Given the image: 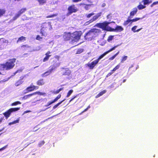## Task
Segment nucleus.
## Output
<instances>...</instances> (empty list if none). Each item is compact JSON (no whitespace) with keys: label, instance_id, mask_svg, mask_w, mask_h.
<instances>
[{"label":"nucleus","instance_id":"45","mask_svg":"<svg viewBox=\"0 0 158 158\" xmlns=\"http://www.w3.org/2000/svg\"><path fill=\"white\" fill-rule=\"evenodd\" d=\"M137 27V26H135L134 27H133L132 28H131V30L133 31L134 32H136V29Z\"/></svg>","mask_w":158,"mask_h":158},{"label":"nucleus","instance_id":"3","mask_svg":"<svg viewBox=\"0 0 158 158\" xmlns=\"http://www.w3.org/2000/svg\"><path fill=\"white\" fill-rule=\"evenodd\" d=\"M16 59H10L5 63L0 64V70H9L12 69L15 65Z\"/></svg>","mask_w":158,"mask_h":158},{"label":"nucleus","instance_id":"13","mask_svg":"<svg viewBox=\"0 0 158 158\" xmlns=\"http://www.w3.org/2000/svg\"><path fill=\"white\" fill-rule=\"evenodd\" d=\"M137 11V9L136 7L134 8L133 9L132 11L130 12V15L128 16V19L132 18L133 16L136 14Z\"/></svg>","mask_w":158,"mask_h":158},{"label":"nucleus","instance_id":"55","mask_svg":"<svg viewBox=\"0 0 158 158\" xmlns=\"http://www.w3.org/2000/svg\"><path fill=\"white\" fill-rule=\"evenodd\" d=\"M19 119L16 120H15L13 121V123H14V124L18 123L19 122Z\"/></svg>","mask_w":158,"mask_h":158},{"label":"nucleus","instance_id":"48","mask_svg":"<svg viewBox=\"0 0 158 158\" xmlns=\"http://www.w3.org/2000/svg\"><path fill=\"white\" fill-rule=\"evenodd\" d=\"M114 73L112 71V70L111 71V72L109 73H108L107 74L106 76V77H108L109 76H110L111 75Z\"/></svg>","mask_w":158,"mask_h":158},{"label":"nucleus","instance_id":"50","mask_svg":"<svg viewBox=\"0 0 158 158\" xmlns=\"http://www.w3.org/2000/svg\"><path fill=\"white\" fill-rule=\"evenodd\" d=\"M7 146V145H6L2 148H0V151H2V150H4L5 148H6Z\"/></svg>","mask_w":158,"mask_h":158},{"label":"nucleus","instance_id":"46","mask_svg":"<svg viewBox=\"0 0 158 158\" xmlns=\"http://www.w3.org/2000/svg\"><path fill=\"white\" fill-rule=\"evenodd\" d=\"M36 39L37 40H40L42 39V37H40L39 35H37L36 36Z\"/></svg>","mask_w":158,"mask_h":158},{"label":"nucleus","instance_id":"9","mask_svg":"<svg viewBox=\"0 0 158 158\" xmlns=\"http://www.w3.org/2000/svg\"><path fill=\"white\" fill-rule=\"evenodd\" d=\"M39 88V86L33 85L32 83H31L30 86L27 87L25 89V91H26V93H28L33 91L34 90L37 89Z\"/></svg>","mask_w":158,"mask_h":158},{"label":"nucleus","instance_id":"62","mask_svg":"<svg viewBox=\"0 0 158 158\" xmlns=\"http://www.w3.org/2000/svg\"><path fill=\"white\" fill-rule=\"evenodd\" d=\"M119 53V51H118L117 53H116L115 54H114V55H115V56H116L118 55Z\"/></svg>","mask_w":158,"mask_h":158},{"label":"nucleus","instance_id":"38","mask_svg":"<svg viewBox=\"0 0 158 158\" xmlns=\"http://www.w3.org/2000/svg\"><path fill=\"white\" fill-rule=\"evenodd\" d=\"M20 16L19 15V14L18 13L16 14L13 17L12 19V20L14 21L16 20Z\"/></svg>","mask_w":158,"mask_h":158},{"label":"nucleus","instance_id":"57","mask_svg":"<svg viewBox=\"0 0 158 158\" xmlns=\"http://www.w3.org/2000/svg\"><path fill=\"white\" fill-rule=\"evenodd\" d=\"M31 112V111L30 110H26V111H24L23 113V114H25L27 113H29V112Z\"/></svg>","mask_w":158,"mask_h":158},{"label":"nucleus","instance_id":"63","mask_svg":"<svg viewBox=\"0 0 158 158\" xmlns=\"http://www.w3.org/2000/svg\"><path fill=\"white\" fill-rule=\"evenodd\" d=\"M13 124H14V123H13V122L10 123H9V125H11Z\"/></svg>","mask_w":158,"mask_h":158},{"label":"nucleus","instance_id":"6","mask_svg":"<svg viewBox=\"0 0 158 158\" xmlns=\"http://www.w3.org/2000/svg\"><path fill=\"white\" fill-rule=\"evenodd\" d=\"M100 31V30L96 28H92L88 32L86 33L85 35V37L86 38H89L90 37L93 38L94 35L96 33H99Z\"/></svg>","mask_w":158,"mask_h":158},{"label":"nucleus","instance_id":"34","mask_svg":"<svg viewBox=\"0 0 158 158\" xmlns=\"http://www.w3.org/2000/svg\"><path fill=\"white\" fill-rule=\"evenodd\" d=\"M73 90L72 89L70 90L67 94L66 97H69L70 95L73 93Z\"/></svg>","mask_w":158,"mask_h":158},{"label":"nucleus","instance_id":"1","mask_svg":"<svg viewBox=\"0 0 158 158\" xmlns=\"http://www.w3.org/2000/svg\"><path fill=\"white\" fill-rule=\"evenodd\" d=\"M81 35V31H76L73 33L65 32L63 35V38L65 41L71 40V42L78 41Z\"/></svg>","mask_w":158,"mask_h":158},{"label":"nucleus","instance_id":"49","mask_svg":"<svg viewBox=\"0 0 158 158\" xmlns=\"http://www.w3.org/2000/svg\"><path fill=\"white\" fill-rule=\"evenodd\" d=\"M44 143L45 142L44 141H42L39 143V145L40 146H41L42 145H43Z\"/></svg>","mask_w":158,"mask_h":158},{"label":"nucleus","instance_id":"47","mask_svg":"<svg viewBox=\"0 0 158 158\" xmlns=\"http://www.w3.org/2000/svg\"><path fill=\"white\" fill-rule=\"evenodd\" d=\"M158 4V1L155 2H153L151 5V7H152L154 5Z\"/></svg>","mask_w":158,"mask_h":158},{"label":"nucleus","instance_id":"56","mask_svg":"<svg viewBox=\"0 0 158 158\" xmlns=\"http://www.w3.org/2000/svg\"><path fill=\"white\" fill-rule=\"evenodd\" d=\"M111 14H108L106 16L107 19H109L111 17Z\"/></svg>","mask_w":158,"mask_h":158},{"label":"nucleus","instance_id":"18","mask_svg":"<svg viewBox=\"0 0 158 158\" xmlns=\"http://www.w3.org/2000/svg\"><path fill=\"white\" fill-rule=\"evenodd\" d=\"M30 48V47L27 44L23 45L20 46L21 49L22 51H25L29 48Z\"/></svg>","mask_w":158,"mask_h":158},{"label":"nucleus","instance_id":"52","mask_svg":"<svg viewBox=\"0 0 158 158\" xmlns=\"http://www.w3.org/2000/svg\"><path fill=\"white\" fill-rule=\"evenodd\" d=\"M116 56H115V55H114L113 56H112V57H110L109 59V60H112L114 58L116 57Z\"/></svg>","mask_w":158,"mask_h":158},{"label":"nucleus","instance_id":"44","mask_svg":"<svg viewBox=\"0 0 158 158\" xmlns=\"http://www.w3.org/2000/svg\"><path fill=\"white\" fill-rule=\"evenodd\" d=\"M79 94H77L76 95H75L73 96L71 98V99L69 100V102H72L73 100H74L75 98L79 96Z\"/></svg>","mask_w":158,"mask_h":158},{"label":"nucleus","instance_id":"23","mask_svg":"<svg viewBox=\"0 0 158 158\" xmlns=\"http://www.w3.org/2000/svg\"><path fill=\"white\" fill-rule=\"evenodd\" d=\"M6 10L5 9H0V18L6 13Z\"/></svg>","mask_w":158,"mask_h":158},{"label":"nucleus","instance_id":"5","mask_svg":"<svg viewBox=\"0 0 158 158\" xmlns=\"http://www.w3.org/2000/svg\"><path fill=\"white\" fill-rule=\"evenodd\" d=\"M110 23V22L105 21L102 23H97L96 25V26L102 29L103 30L110 31L111 27L108 26V25Z\"/></svg>","mask_w":158,"mask_h":158},{"label":"nucleus","instance_id":"2","mask_svg":"<svg viewBox=\"0 0 158 158\" xmlns=\"http://www.w3.org/2000/svg\"><path fill=\"white\" fill-rule=\"evenodd\" d=\"M60 56L58 55L55 56L51 59L52 60V65L50 66L51 69L48 71L45 72L41 75V76L43 77H46L50 74L52 71L55 70L57 67H59L60 65V63L57 62L59 60Z\"/></svg>","mask_w":158,"mask_h":158},{"label":"nucleus","instance_id":"28","mask_svg":"<svg viewBox=\"0 0 158 158\" xmlns=\"http://www.w3.org/2000/svg\"><path fill=\"white\" fill-rule=\"evenodd\" d=\"M21 103L19 101H17L12 103L11 104V106H16L18 105L21 104Z\"/></svg>","mask_w":158,"mask_h":158},{"label":"nucleus","instance_id":"4","mask_svg":"<svg viewBox=\"0 0 158 158\" xmlns=\"http://www.w3.org/2000/svg\"><path fill=\"white\" fill-rule=\"evenodd\" d=\"M40 30V33L42 36H46L48 32L52 28L51 23L50 22H44L42 24Z\"/></svg>","mask_w":158,"mask_h":158},{"label":"nucleus","instance_id":"59","mask_svg":"<svg viewBox=\"0 0 158 158\" xmlns=\"http://www.w3.org/2000/svg\"><path fill=\"white\" fill-rule=\"evenodd\" d=\"M142 29V28H141L137 30H136V32H138L140 30H141Z\"/></svg>","mask_w":158,"mask_h":158},{"label":"nucleus","instance_id":"37","mask_svg":"<svg viewBox=\"0 0 158 158\" xmlns=\"http://www.w3.org/2000/svg\"><path fill=\"white\" fill-rule=\"evenodd\" d=\"M64 89V88H60V89L57 90L56 91L54 92V93L55 94H57L59 93V92L63 90Z\"/></svg>","mask_w":158,"mask_h":158},{"label":"nucleus","instance_id":"42","mask_svg":"<svg viewBox=\"0 0 158 158\" xmlns=\"http://www.w3.org/2000/svg\"><path fill=\"white\" fill-rule=\"evenodd\" d=\"M94 14L92 12L90 13H89L88 14L86 15V17L87 18H90L91 16H92V15H94Z\"/></svg>","mask_w":158,"mask_h":158},{"label":"nucleus","instance_id":"43","mask_svg":"<svg viewBox=\"0 0 158 158\" xmlns=\"http://www.w3.org/2000/svg\"><path fill=\"white\" fill-rule=\"evenodd\" d=\"M94 21V20L92 18V19H90L89 21L86 22L85 23L86 25H88L90 23H91Z\"/></svg>","mask_w":158,"mask_h":158},{"label":"nucleus","instance_id":"26","mask_svg":"<svg viewBox=\"0 0 158 158\" xmlns=\"http://www.w3.org/2000/svg\"><path fill=\"white\" fill-rule=\"evenodd\" d=\"M58 15L57 13H55L50 15H48L46 16V18H52Z\"/></svg>","mask_w":158,"mask_h":158},{"label":"nucleus","instance_id":"31","mask_svg":"<svg viewBox=\"0 0 158 158\" xmlns=\"http://www.w3.org/2000/svg\"><path fill=\"white\" fill-rule=\"evenodd\" d=\"M39 4L41 5H43L46 2V0H37Z\"/></svg>","mask_w":158,"mask_h":158},{"label":"nucleus","instance_id":"35","mask_svg":"<svg viewBox=\"0 0 158 158\" xmlns=\"http://www.w3.org/2000/svg\"><path fill=\"white\" fill-rule=\"evenodd\" d=\"M120 67V65L118 64L112 70V71L114 73V72L116 70L118 69Z\"/></svg>","mask_w":158,"mask_h":158},{"label":"nucleus","instance_id":"30","mask_svg":"<svg viewBox=\"0 0 158 158\" xmlns=\"http://www.w3.org/2000/svg\"><path fill=\"white\" fill-rule=\"evenodd\" d=\"M35 94H38L40 95H43L45 96L46 95V93H45L41 92L40 91H37L35 92Z\"/></svg>","mask_w":158,"mask_h":158},{"label":"nucleus","instance_id":"10","mask_svg":"<svg viewBox=\"0 0 158 158\" xmlns=\"http://www.w3.org/2000/svg\"><path fill=\"white\" fill-rule=\"evenodd\" d=\"M98 61L96 59L93 61L91 63H88L85 64L86 66L88 67L90 69H93L96 65L98 63Z\"/></svg>","mask_w":158,"mask_h":158},{"label":"nucleus","instance_id":"11","mask_svg":"<svg viewBox=\"0 0 158 158\" xmlns=\"http://www.w3.org/2000/svg\"><path fill=\"white\" fill-rule=\"evenodd\" d=\"M123 30V28L121 26L117 25L115 29L111 28L110 31L120 32Z\"/></svg>","mask_w":158,"mask_h":158},{"label":"nucleus","instance_id":"32","mask_svg":"<svg viewBox=\"0 0 158 158\" xmlns=\"http://www.w3.org/2000/svg\"><path fill=\"white\" fill-rule=\"evenodd\" d=\"M55 102L54 100H53L51 101H49L46 105H45L44 106L45 107H48L49 106Z\"/></svg>","mask_w":158,"mask_h":158},{"label":"nucleus","instance_id":"27","mask_svg":"<svg viewBox=\"0 0 158 158\" xmlns=\"http://www.w3.org/2000/svg\"><path fill=\"white\" fill-rule=\"evenodd\" d=\"M65 100V99H64L63 100L61 101L60 102H58L57 104H56V105H54L53 107V109L54 110L59 105H60L63 102H64Z\"/></svg>","mask_w":158,"mask_h":158},{"label":"nucleus","instance_id":"54","mask_svg":"<svg viewBox=\"0 0 158 158\" xmlns=\"http://www.w3.org/2000/svg\"><path fill=\"white\" fill-rule=\"evenodd\" d=\"M23 70L21 69H18L15 72V73H20Z\"/></svg>","mask_w":158,"mask_h":158},{"label":"nucleus","instance_id":"22","mask_svg":"<svg viewBox=\"0 0 158 158\" xmlns=\"http://www.w3.org/2000/svg\"><path fill=\"white\" fill-rule=\"evenodd\" d=\"M20 107H16V108H12L9 109L11 113L17 111L19 110L20 109Z\"/></svg>","mask_w":158,"mask_h":158},{"label":"nucleus","instance_id":"60","mask_svg":"<svg viewBox=\"0 0 158 158\" xmlns=\"http://www.w3.org/2000/svg\"><path fill=\"white\" fill-rule=\"evenodd\" d=\"M3 119V118L2 117L1 118H0V123H1L2 122Z\"/></svg>","mask_w":158,"mask_h":158},{"label":"nucleus","instance_id":"24","mask_svg":"<svg viewBox=\"0 0 158 158\" xmlns=\"http://www.w3.org/2000/svg\"><path fill=\"white\" fill-rule=\"evenodd\" d=\"M106 92V90H102V91L100 92L95 97L96 98H98L101 96L103 95L104 94H105Z\"/></svg>","mask_w":158,"mask_h":158},{"label":"nucleus","instance_id":"7","mask_svg":"<svg viewBox=\"0 0 158 158\" xmlns=\"http://www.w3.org/2000/svg\"><path fill=\"white\" fill-rule=\"evenodd\" d=\"M68 12L66 15L68 16L73 13L76 12L78 10V9L75 6L74 4H72L69 6L68 8Z\"/></svg>","mask_w":158,"mask_h":158},{"label":"nucleus","instance_id":"14","mask_svg":"<svg viewBox=\"0 0 158 158\" xmlns=\"http://www.w3.org/2000/svg\"><path fill=\"white\" fill-rule=\"evenodd\" d=\"M24 77L22 76L20 77V79L17 81L15 84V86H18L21 85L23 82V79L24 78Z\"/></svg>","mask_w":158,"mask_h":158},{"label":"nucleus","instance_id":"36","mask_svg":"<svg viewBox=\"0 0 158 158\" xmlns=\"http://www.w3.org/2000/svg\"><path fill=\"white\" fill-rule=\"evenodd\" d=\"M61 97L60 94H59L53 100L55 102H57L58 100L60 99Z\"/></svg>","mask_w":158,"mask_h":158},{"label":"nucleus","instance_id":"21","mask_svg":"<svg viewBox=\"0 0 158 158\" xmlns=\"http://www.w3.org/2000/svg\"><path fill=\"white\" fill-rule=\"evenodd\" d=\"M27 10L26 8H23L19 10L18 12V14L20 16L21 15L24 13Z\"/></svg>","mask_w":158,"mask_h":158},{"label":"nucleus","instance_id":"40","mask_svg":"<svg viewBox=\"0 0 158 158\" xmlns=\"http://www.w3.org/2000/svg\"><path fill=\"white\" fill-rule=\"evenodd\" d=\"M83 49H78L77 50L76 52L77 54H80L83 52Z\"/></svg>","mask_w":158,"mask_h":158},{"label":"nucleus","instance_id":"33","mask_svg":"<svg viewBox=\"0 0 158 158\" xmlns=\"http://www.w3.org/2000/svg\"><path fill=\"white\" fill-rule=\"evenodd\" d=\"M118 46H119L118 45L115 46L114 47H112V48H110L109 50L107 51L106 52H107L108 53L110 52L111 51L114 50L115 49V48H116Z\"/></svg>","mask_w":158,"mask_h":158},{"label":"nucleus","instance_id":"41","mask_svg":"<svg viewBox=\"0 0 158 158\" xmlns=\"http://www.w3.org/2000/svg\"><path fill=\"white\" fill-rule=\"evenodd\" d=\"M127 58V56H124L123 57H122L121 62H124L125 60H126Z\"/></svg>","mask_w":158,"mask_h":158},{"label":"nucleus","instance_id":"20","mask_svg":"<svg viewBox=\"0 0 158 158\" xmlns=\"http://www.w3.org/2000/svg\"><path fill=\"white\" fill-rule=\"evenodd\" d=\"M26 38L23 36H21L19 37L17 41V43H18L19 42H22L25 41Z\"/></svg>","mask_w":158,"mask_h":158},{"label":"nucleus","instance_id":"19","mask_svg":"<svg viewBox=\"0 0 158 158\" xmlns=\"http://www.w3.org/2000/svg\"><path fill=\"white\" fill-rule=\"evenodd\" d=\"M102 14V13L100 12L97 13L96 15L94 16L93 17V19L94 21H95L99 17L101 16Z\"/></svg>","mask_w":158,"mask_h":158},{"label":"nucleus","instance_id":"12","mask_svg":"<svg viewBox=\"0 0 158 158\" xmlns=\"http://www.w3.org/2000/svg\"><path fill=\"white\" fill-rule=\"evenodd\" d=\"M61 69L64 70V71H63L62 73V75L69 76L71 74V71L68 68L65 69L63 68H62Z\"/></svg>","mask_w":158,"mask_h":158},{"label":"nucleus","instance_id":"8","mask_svg":"<svg viewBox=\"0 0 158 158\" xmlns=\"http://www.w3.org/2000/svg\"><path fill=\"white\" fill-rule=\"evenodd\" d=\"M152 2V0H143L142 1V2L143 3V5L141 4L140 2L139 5L138 6L137 8L139 10L144 9L146 7L145 5H149Z\"/></svg>","mask_w":158,"mask_h":158},{"label":"nucleus","instance_id":"39","mask_svg":"<svg viewBox=\"0 0 158 158\" xmlns=\"http://www.w3.org/2000/svg\"><path fill=\"white\" fill-rule=\"evenodd\" d=\"M141 19V18H135L134 19H131V23L136 22Z\"/></svg>","mask_w":158,"mask_h":158},{"label":"nucleus","instance_id":"15","mask_svg":"<svg viewBox=\"0 0 158 158\" xmlns=\"http://www.w3.org/2000/svg\"><path fill=\"white\" fill-rule=\"evenodd\" d=\"M50 53L51 52L49 51H48L46 53V56L43 59V61L44 62H46L49 60V57L51 56V55H49Z\"/></svg>","mask_w":158,"mask_h":158},{"label":"nucleus","instance_id":"29","mask_svg":"<svg viewBox=\"0 0 158 158\" xmlns=\"http://www.w3.org/2000/svg\"><path fill=\"white\" fill-rule=\"evenodd\" d=\"M131 22V19H128L126 21H125L123 23V25L124 26H126L128 25L129 23Z\"/></svg>","mask_w":158,"mask_h":158},{"label":"nucleus","instance_id":"16","mask_svg":"<svg viewBox=\"0 0 158 158\" xmlns=\"http://www.w3.org/2000/svg\"><path fill=\"white\" fill-rule=\"evenodd\" d=\"M36 84L39 86H42L44 85L45 82L43 79H40L38 80L36 82Z\"/></svg>","mask_w":158,"mask_h":158},{"label":"nucleus","instance_id":"58","mask_svg":"<svg viewBox=\"0 0 158 158\" xmlns=\"http://www.w3.org/2000/svg\"><path fill=\"white\" fill-rule=\"evenodd\" d=\"M81 1V0H73L72 2H77Z\"/></svg>","mask_w":158,"mask_h":158},{"label":"nucleus","instance_id":"53","mask_svg":"<svg viewBox=\"0 0 158 158\" xmlns=\"http://www.w3.org/2000/svg\"><path fill=\"white\" fill-rule=\"evenodd\" d=\"M35 92H34L31 94H29L28 95H27V97H31V96H32L33 95H35Z\"/></svg>","mask_w":158,"mask_h":158},{"label":"nucleus","instance_id":"17","mask_svg":"<svg viewBox=\"0 0 158 158\" xmlns=\"http://www.w3.org/2000/svg\"><path fill=\"white\" fill-rule=\"evenodd\" d=\"M11 112L9 109L7 110L3 114L4 115V116L6 118V119H7L10 116V115L11 114Z\"/></svg>","mask_w":158,"mask_h":158},{"label":"nucleus","instance_id":"25","mask_svg":"<svg viewBox=\"0 0 158 158\" xmlns=\"http://www.w3.org/2000/svg\"><path fill=\"white\" fill-rule=\"evenodd\" d=\"M108 53L106 51L103 54L101 55L100 56H99L98 59L97 60L99 61V60L102 59L104 56L106 54H107Z\"/></svg>","mask_w":158,"mask_h":158},{"label":"nucleus","instance_id":"64","mask_svg":"<svg viewBox=\"0 0 158 158\" xmlns=\"http://www.w3.org/2000/svg\"><path fill=\"white\" fill-rule=\"evenodd\" d=\"M13 124H14V123H13V122L10 123H9V125H11Z\"/></svg>","mask_w":158,"mask_h":158},{"label":"nucleus","instance_id":"51","mask_svg":"<svg viewBox=\"0 0 158 158\" xmlns=\"http://www.w3.org/2000/svg\"><path fill=\"white\" fill-rule=\"evenodd\" d=\"M113 36H110L109 37L108 41H110L111 40H112Z\"/></svg>","mask_w":158,"mask_h":158},{"label":"nucleus","instance_id":"61","mask_svg":"<svg viewBox=\"0 0 158 158\" xmlns=\"http://www.w3.org/2000/svg\"><path fill=\"white\" fill-rule=\"evenodd\" d=\"M106 4L105 3H103L102 5V7H104L106 6Z\"/></svg>","mask_w":158,"mask_h":158}]
</instances>
